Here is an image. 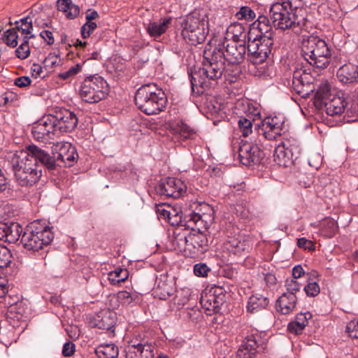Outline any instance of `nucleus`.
I'll return each instance as SVG.
<instances>
[{
    "label": "nucleus",
    "instance_id": "obj_1",
    "mask_svg": "<svg viewBox=\"0 0 358 358\" xmlns=\"http://www.w3.org/2000/svg\"><path fill=\"white\" fill-rule=\"evenodd\" d=\"M224 71L229 75H233L223 60V50L215 46L206 45L203 50V66L194 67L189 72L192 91L202 94L215 86Z\"/></svg>",
    "mask_w": 358,
    "mask_h": 358
},
{
    "label": "nucleus",
    "instance_id": "obj_2",
    "mask_svg": "<svg viewBox=\"0 0 358 358\" xmlns=\"http://www.w3.org/2000/svg\"><path fill=\"white\" fill-rule=\"evenodd\" d=\"M192 212L185 215V227L192 231L187 236H180L176 238L179 248L188 253L190 257H195L208 250V238L203 229H208L213 222L210 213Z\"/></svg>",
    "mask_w": 358,
    "mask_h": 358
},
{
    "label": "nucleus",
    "instance_id": "obj_3",
    "mask_svg": "<svg viewBox=\"0 0 358 358\" xmlns=\"http://www.w3.org/2000/svg\"><path fill=\"white\" fill-rule=\"evenodd\" d=\"M15 179L22 187H31L37 183L42 176L40 165H36L35 159L29 157L24 150L17 151L11 159Z\"/></svg>",
    "mask_w": 358,
    "mask_h": 358
},
{
    "label": "nucleus",
    "instance_id": "obj_4",
    "mask_svg": "<svg viewBox=\"0 0 358 358\" xmlns=\"http://www.w3.org/2000/svg\"><path fill=\"white\" fill-rule=\"evenodd\" d=\"M301 8H293L289 1L275 3L270 8V17L276 29L298 31L301 29L306 23L305 17L299 15Z\"/></svg>",
    "mask_w": 358,
    "mask_h": 358
},
{
    "label": "nucleus",
    "instance_id": "obj_5",
    "mask_svg": "<svg viewBox=\"0 0 358 358\" xmlns=\"http://www.w3.org/2000/svg\"><path fill=\"white\" fill-rule=\"evenodd\" d=\"M135 103L146 115H156L163 111L167 104L165 93L155 84H146L136 92Z\"/></svg>",
    "mask_w": 358,
    "mask_h": 358
},
{
    "label": "nucleus",
    "instance_id": "obj_6",
    "mask_svg": "<svg viewBox=\"0 0 358 358\" xmlns=\"http://www.w3.org/2000/svg\"><path fill=\"white\" fill-rule=\"evenodd\" d=\"M301 55L310 65L324 69L329 64L331 51L325 41L318 36H310L302 42Z\"/></svg>",
    "mask_w": 358,
    "mask_h": 358
},
{
    "label": "nucleus",
    "instance_id": "obj_7",
    "mask_svg": "<svg viewBox=\"0 0 358 358\" xmlns=\"http://www.w3.org/2000/svg\"><path fill=\"white\" fill-rule=\"evenodd\" d=\"M51 228L40 220L30 223L23 232L20 243L28 250L38 251L53 240Z\"/></svg>",
    "mask_w": 358,
    "mask_h": 358
},
{
    "label": "nucleus",
    "instance_id": "obj_8",
    "mask_svg": "<svg viewBox=\"0 0 358 358\" xmlns=\"http://www.w3.org/2000/svg\"><path fill=\"white\" fill-rule=\"evenodd\" d=\"M207 21L198 12H193L187 17L182 34L192 45L202 43L208 34Z\"/></svg>",
    "mask_w": 358,
    "mask_h": 358
},
{
    "label": "nucleus",
    "instance_id": "obj_9",
    "mask_svg": "<svg viewBox=\"0 0 358 358\" xmlns=\"http://www.w3.org/2000/svg\"><path fill=\"white\" fill-rule=\"evenodd\" d=\"M108 91V85L103 78L90 76L83 82L80 96L87 103H97L107 96Z\"/></svg>",
    "mask_w": 358,
    "mask_h": 358
},
{
    "label": "nucleus",
    "instance_id": "obj_10",
    "mask_svg": "<svg viewBox=\"0 0 358 358\" xmlns=\"http://www.w3.org/2000/svg\"><path fill=\"white\" fill-rule=\"evenodd\" d=\"M270 35L258 36L252 39L251 34H249L248 41V55L255 64H262L266 61L271 53L273 39Z\"/></svg>",
    "mask_w": 358,
    "mask_h": 358
},
{
    "label": "nucleus",
    "instance_id": "obj_11",
    "mask_svg": "<svg viewBox=\"0 0 358 358\" xmlns=\"http://www.w3.org/2000/svg\"><path fill=\"white\" fill-rule=\"evenodd\" d=\"M232 141L234 148H237L240 162L245 166L259 164L264 157V152L257 144L248 140V136Z\"/></svg>",
    "mask_w": 358,
    "mask_h": 358
},
{
    "label": "nucleus",
    "instance_id": "obj_12",
    "mask_svg": "<svg viewBox=\"0 0 358 358\" xmlns=\"http://www.w3.org/2000/svg\"><path fill=\"white\" fill-rule=\"evenodd\" d=\"M246 53L245 43L243 41H231L225 45L223 52V60L227 62V66H232L231 73L236 76L240 73L238 65L243 62Z\"/></svg>",
    "mask_w": 358,
    "mask_h": 358
},
{
    "label": "nucleus",
    "instance_id": "obj_13",
    "mask_svg": "<svg viewBox=\"0 0 358 358\" xmlns=\"http://www.w3.org/2000/svg\"><path fill=\"white\" fill-rule=\"evenodd\" d=\"M155 191L159 195L177 199L185 193L186 185L180 179L168 177L161 179Z\"/></svg>",
    "mask_w": 358,
    "mask_h": 358
},
{
    "label": "nucleus",
    "instance_id": "obj_14",
    "mask_svg": "<svg viewBox=\"0 0 358 358\" xmlns=\"http://www.w3.org/2000/svg\"><path fill=\"white\" fill-rule=\"evenodd\" d=\"M52 148L59 166H72L78 157L76 148L70 143L57 142L53 144Z\"/></svg>",
    "mask_w": 358,
    "mask_h": 358
},
{
    "label": "nucleus",
    "instance_id": "obj_15",
    "mask_svg": "<svg viewBox=\"0 0 358 358\" xmlns=\"http://www.w3.org/2000/svg\"><path fill=\"white\" fill-rule=\"evenodd\" d=\"M287 138L281 141L279 144L275 145V152L273 154L274 162L280 166L287 167L292 164V151L298 148L297 142L295 139L291 141Z\"/></svg>",
    "mask_w": 358,
    "mask_h": 358
},
{
    "label": "nucleus",
    "instance_id": "obj_16",
    "mask_svg": "<svg viewBox=\"0 0 358 358\" xmlns=\"http://www.w3.org/2000/svg\"><path fill=\"white\" fill-rule=\"evenodd\" d=\"M55 128H58L59 133H69L76 127L78 119L76 116L67 109H60L55 111L51 116Z\"/></svg>",
    "mask_w": 358,
    "mask_h": 358
},
{
    "label": "nucleus",
    "instance_id": "obj_17",
    "mask_svg": "<svg viewBox=\"0 0 358 358\" xmlns=\"http://www.w3.org/2000/svg\"><path fill=\"white\" fill-rule=\"evenodd\" d=\"M26 151L29 153V157L35 159L36 165H40L41 168L43 166L47 169L52 171L55 170L58 166L55 153L52 150V155H50L46 151L32 145H29Z\"/></svg>",
    "mask_w": 358,
    "mask_h": 358
},
{
    "label": "nucleus",
    "instance_id": "obj_18",
    "mask_svg": "<svg viewBox=\"0 0 358 358\" xmlns=\"http://www.w3.org/2000/svg\"><path fill=\"white\" fill-rule=\"evenodd\" d=\"M310 76L302 69H296L293 73L292 89L299 95L304 97L309 94L310 89Z\"/></svg>",
    "mask_w": 358,
    "mask_h": 358
},
{
    "label": "nucleus",
    "instance_id": "obj_19",
    "mask_svg": "<svg viewBox=\"0 0 358 358\" xmlns=\"http://www.w3.org/2000/svg\"><path fill=\"white\" fill-rule=\"evenodd\" d=\"M256 131L259 134H267L270 132L274 134H282V131L286 132L284 131V121L277 116L266 117L264 120H261L259 124H256Z\"/></svg>",
    "mask_w": 358,
    "mask_h": 358
},
{
    "label": "nucleus",
    "instance_id": "obj_20",
    "mask_svg": "<svg viewBox=\"0 0 358 358\" xmlns=\"http://www.w3.org/2000/svg\"><path fill=\"white\" fill-rule=\"evenodd\" d=\"M125 358H153V347L145 343H136L131 341L125 350Z\"/></svg>",
    "mask_w": 358,
    "mask_h": 358
},
{
    "label": "nucleus",
    "instance_id": "obj_21",
    "mask_svg": "<svg viewBox=\"0 0 358 358\" xmlns=\"http://www.w3.org/2000/svg\"><path fill=\"white\" fill-rule=\"evenodd\" d=\"M224 248L230 254L236 256H243L248 252L250 245L248 241L241 240L240 236H229L224 243Z\"/></svg>",
    "mask_w": 358,
    "mask_h": 358
},
{
    "label": "nucleus",
    "instance_id": "obj_22",
    "mask_svg": "<svg viewBox=\"0 0 358 358\" xmlns=\"http://www.w3.org/2000/svg\"><path fill=\"white\" fill-rule=\"evenodd\" d=\"M155 297L165 300L175 292V287L172 281L168 280L167 277L161 276L156 280V285L153 289Z\"/></svg>",
    "mask_w": 358,
    "mask_h": 358
},
{
    "label": "nucleus",
    "instance_id": "obj_23",
    "mask_svg": "<svg viewBox=\"0 0 358 358\" xmlns=\"http://www.w3.org/2000/svg\"><path fill=\"white\" fill-rule=\"evenodd\" d=\"M259 344L254 336L246 338L238 350L236 355L238 358H252L258 352Z\"/></svg>",
    "mask_w": 358,
    "mask_h": 358
},
{
    "label": "nucleus",
    "instance_id": "obj_24",
    "mask_svg": "<svg viewBox=\"0 0 358 358\" xmlns=\"http://www.w3.org/2000/svg\"><path fill=\"white\" fill-rule=\"evenodd\" d=\"M116 315L114 312L103 310L96 315L92 325L101 329L110 330L115 324Z\"/></svg>",
    "mask_w": 358,
    "mask_h": 358
},
{
    "label": "nucleus",
    "instance_id": "obj_25",
    "mask_svg": "<svg viewBox=\"0 0 358 358\" xmlns=\"http://www.w3.org/2000/svg\"><path fill=\"white\" fill-rule=\"evenodd\" d=\"M322 106L329 115L334 116L343 113L346 107V101L343 96L334 94Z\"/></svg>",
    "mask_w": 358,
    "mask_h": 358
},
{
    "label": "nucleus",
    "instance_id": "obj_26",
    "mask_svg": "<svg viewBox=\"0 0 358 358\" xmlns=\"http://www.w3.org/2000/svg\"><path fill=\"white\" fill-rule=\"evenodd\" d=\"M296 296L292 293H283L276 301L277 310L287 315L292 312L296 305Z\"/></svg>",
    "mask_w": 358,
    "mask_h": 358
},
{
    "label": "nucleus",
    "instance_id": "obj_27",
    "mask_svg": "<svg viewBox=\"0 0 358 358\" xmlns=\"http://www.w3.org/2000/svg\"><path fill=\"white\" fill-rule=\"evenodd\" d=\"M337 77L344 84L358 83V71L352 64H344L338 69Z\"/></svg>",
    "mask_w": 358,
    "mask_h": 358
},
{
    "label": "nucleus",
    "instance_id": "obj_28",
    "mask_svg": "<svg viewBox=\"0 0 358 358\" xmlns=\"http://www.w3.org/2000/svg\"><path fill=\"white\" fill-rule=\"evenodd\" d=\"M268 303L269 300L267 297L259 294H253L248 299L247 310L251 313H255L265 309Z\"/></svg>",
    "mask_w": 358,
    "mask_h": 358
},
{
    "label": "nucleus",
    "instance_id": "obj_29",
    "mask_svg": "<svg viewBox=\"0 0 358 358\" xmlns=\"http://www.w3.org/2000/svg\"><path fill=\"white\" fill-rule=\"evenodd\" d=\"M338 231L337 222L333 218L327 217L320 224V234L325 238L334 236Z\"/></svg>",
    "mask_w": 358,
    "mask_h": 358
},
{
    "label": "nucleus",
    "instance_id": "obj_30",
    "mask_svg": "<svg viewBox=\"0 0 358 358\" xmlns=\"http://www.w3.org/2000/svg\"><path fill=\"white\" fill-rule=\"evenodd\" d=\"M165 127L173 134H181L182 133L192 134L196 132L193 127H191L182 120L169 122L166 124Z\"/></svg>",
    "mask_w": 358,
    "mask_h": 358
},
{
    "label": "nucleus",
    "instance_id": "obj_31",
    "mask_svg": "<svg viewBox=\"0 0 358 358\" xmlns=\"http://www.w3.org/2000/svg\"><path fill=\"white\" fill-rule=\"evenodd\" d=\"M57 8L59 11L65 13L69 19L76 17L80 13V8L73 4L71 0H58Z\"/></svg>",
    "mask_w": 358,
    "mask_h": 358
},
{
    "label": "nucleus",
    "instance_id": "obj_32",
    "mask_svg": "<svg viewBox=\"0 0 358 358\" xmlns=\"http://www.w3.org/2000/svg\"><path fill=\"white\" fill-rule=\"evenodd\" d=\"M6 241L14 243L21 239L22 228L17 222L6 223Z\"/></svg>",
    "mask_w": 358,
    "mask_h": 358
},
{
    "label": "nucleus",
    "instance_id": "obj_33",
    "mask_svg": "<svg viewBox=\"0 0 358 358\" xmlns=\"http://www.w3.org/2000/svg\"><path fill=\"white\" fill-rule=\"evenodd\" d=\"M46 127H54V122L50 117H48L45 120H41L39 123L33 127L31 134H55L57 133V130L54 129V130L46 129Z\"/></svg>",
    "mask_w": 358,
    "mask_h": 358
},
{
    "label": "nucleus",
    "instance_id": "obj_34",
    "mask_svg": "<svg viewBox=\"0 0 358 358\" xmlns=\"http://www.w3.org/2000/svg\"><path fill=\"white\" fill-rule=\"evenodd\" d=\"M245 118H248L254 124L255 130H257L256 124H259L262 120L261 110L258 106H255L252 103H248L244 108Z\"/></svg>",
    "mask_w": 358,
    "mask_h": 358
},
{
    "label": "nucleus",
    "instance_id": "obj_35",
    "mask_svg": "<svg viewBox=\"0 0 358 358\" xmlns=\"http://www.w3.org/2000/svg\"><path fill=\"white\" fill-rule=\"evenodd\" d=\"M310 277L308 279V283L304 287V291L308 296L315 297L320 292V287L317 282H313V280L319 277V274L317 271H313L310 273H308Z\"/></svg>",
    "mask_w": 358,
    "mask_h": 358
},
{
    "label": "nucleus",
    "instance_id": "obj_36",
    "mask_svg": "<svg viewBox=\"0 0 358 358\" xmlns=\"http://www.w3.org/2000/svg\"><path fill=\"white\" fill-rule=\"evenodd\" d=\"M170 22V20H164L160 23L157 22H150L146 28L148 33L151 37L157 38L164 34L167 27L168 24Z\"/></svg>",
    "mask_w": 358,
    "mask_h": 358
},
{
    "label": "nucleus",
    "instance_id": "obj_37",
    "mask_svg": "<svg viewBox=\"0 0 358 358\" xmlns=\"http://www.w3.org/2000/svg\"><path fill=\"white\" fill-rule=\"evenodd\" d=\"M96 353L101 358H117L119 351L115 344H106L98 347Z\"/></svg>",
    "mask_w": 358,
    "mask_h": 358
},
{
    "label": "nucleus",
    "instance_id": "obj_38",
    "mask_svg": "<svg viewBox=\"0 0 358 358\" xmlns=\"http://www.w3.org/2000/svg\"><path fill=\"white\" fill-rule=\"evenodd\" d=\"M169 209L168 211V217L166 220L171 224V225H176V226H184L185 227V217H182V212L180 209H177L174 207H172L171 206H167V208Z\"/></svg>",
    "mask_w": 358,
    "mask_h": 358
},
{
    "label": "nucleus",
    "instance_id": "obj_39",
    "mask_svg": "<svg viewBox=\"0 0 358 358\" xmlns=\"http://www.w3.org/2000/svg\"><path fill=\"white\" fill-rule=\"evenodd\" d=\"M334 95V94L331 92L330 85L328 83H323L319 86L315 94V98L317 101H320V104L322 106Z\"/></svg>",
    "mask_w": 358,
    "mask_h": 358
},
{
    "label": "nucleus",
    "instance_id": "obj_40",
    "mask_svg": "<svg viewBox=\"0 0 358 358\" xmlns=\"http://www.w3.org/2000/svg\"><path fill=\"white\" fill-rule=\"evenodd\" d=\"M129 276L127 269L117 268L108 273V280L112 285L119 284L125 281Z\"/></svg>",
    "mask_w": 358,
    "mask_h": 358
},
{
    "label": "nucleus",
    "instance_id": "obj_41",
    "mask_svg": "<svg viewBox=\"0 0 358 358\" xmlns=\"http://www.w3.org/2000/svg\"><path fill=\"white\" fill-rule=\"evenodd\" d=\"M257 22V29L260 33L259 36H266L268 34L270 35V37H273L272 27L268 17L264 15H261L258 17Z\"/></svg>",
    "mask_w": 358,
    "mask_h": 358
},
{
    "label": "nucleus",
    "instance_id": "obj_42",
    "mask_svg": "<svg viewBox=\"0 0 358 358\" xmlns=\"http://www.w3.org/2000/svg\"><path fill=\"white\" fill-rule=\"evenodd\" d=\"M3 41L8 46L15 48L17 45V38L16 28L8 29L4 32Z\"/></svg>",
    "mask_w": 358,
    "mask_h": 358
},
{
    "label": "nucleus",
    "instance_id": "obj_43",
    "mask_svg": "<svg viewBox=\"0 0 358 358\" xmlns=\"http://www.w3.org/2000/svg\"><path fill=\"white\" fill-rule=\"evenodd\" d=\"M12 254L5 245L0 244V268L9 266L11 263Z\"/></svg>",
    "mask_w": 358,
    "mask_h": 358
},
{
    "label": "nucleus",
    "instance_id": "obj_44",
    "mask_svg": "<svg viewBox=\"0 0 358 358\" xmlns=\"http://www.w3.org/2000/svg\"><path fill=\"white\" fill-rule=\"evenodd\" d=\"M238 126L242 134H250L252 132L254 124L248 118L240 116L238 120Z\"/></svg>",
    "mask_w": 358,
    "mask_h": 358
},
{
    "label": "nucleus",
    "instance_id": "obj_45",
    "mask_svg": "<svg viewBox=\"0 0 358 358\" xmlns=\"http://www.w3.org/2000/svg\"><path fill=\"white\" fill-rule=\"evenodd\" d=\"M16 56L21 59L27 58L30 55L28 36H25L23 43L15 50Z\"/></svg>",
    "mask_w": 358,
    "mask_h": 358
},
{
    "label": "nucleus",
    "instance_id": "obj_46",
    "mask_svg": "<svg viewBox=\"0 0 358 358\" xmlns=\"http://www.w3.org/2000/svg\"><path fill=\"white\" fill-rule=\"evenodd\" d=\"M255 16V12L248 6H242L236 14L238 20H252Z\"/></svg>",
    "mask_w": 358,
    "mask_h": 358
},
{
    "label": "nucleus",
    "instance_id": "obj_47",
    "mask_svg": "<svg viewBox=\"0 0 358 358\" xmlns=\"http://www.w3.org/2000/svg\"><path fill=\"white\" fill-rule=\"evenodd\" d=\"M210 271V268L205 263H198L194 266V273L196 276L206 277Z\"/></svg>",
    "mask_w": 358,
    "mask_h": 358
},
{
    "label": "nucleus",
    "instance_id": "obj_48",
    "mask_svg": "<svg viewBox=\"0 0 358 358\" xmlns=\"http://www.w3.org/2000/svg\"><path fill=\"white\" fill-rule=\"evenodd\" d=\"M287 292L285 293H292L296 295V293L300 290V284L294 279H287L285 285Z\"/></svg>",
    "mask_w": 358,
    "mask_h": 358
},
{
    "label": "nucleus",
    "instance_id": "obj_49",
    "mask_svg": "<svg viewBox=\"0 0 358 358\" xmlns=\"http://www.w3.org/2000/svg\"><path fill=\"white\" fill-rule=\"evenodd\" d=\"M346 332L351 338H358V320H352L347 324Z\"/></svg>",
    "mask_w": 358,
    "mask_h": 358
},
{
    "label": "nucleus",
    "instance_id": "obj_50",
    "mask_svg": "<svg viewBox=\"0 0 358 358\" xmlns=\"http://www.w3.org/2000/svg\"><path fill=\"white\" fill-rule=\"evenodd\" d=\"M117 299L124 305H129L134 300L131 294L125 290L119 292L117 295Z\"/></svg>",
    "mask_w": 358,
    "mask_h": 358
},
{
    "label": "nucleus",
    "instance_id": "obj_51",
    "mask_svg": "<svg viewBox=\"0 0 358 358\" xmlns=\"http://www.w3.org/2000/svg\"><path fill=\"white\" fill-rule=\"evenodd\" d=\"M96 27L97 25L95 22L92 21H87L81 28L82 36L84 38L90 36V33L93 31L96 28Z\"/></svg>",
    "mask_w": 358,
    "mask_h": 358
},
{
    "label": "nucleus",
    "instance_id": "obj_52",
    "mask_svg": "<svg viewBox=\"0 0 358 358\" xmlns=\"http://www.w3.org/2000/svg\"><path fill=\"white\" fill-rule=\"evenodd\" d=\"M297 245L300 248H303L309 251H313L315 250L314 243L310 240L306 239V238H299L297 240Z\"/></svg>",
    "mask_w": 358,
    "mask_h": 358
},
{
    "label": "nucleus",
    "instance_id": "obj_53",
    "mask_svg": "<svg viewBox=\"0 0 358 358\" xmlns=\"http://www.w3.org/2000/svg\"><path fill=\"white\" fill-rule=\"evenodd\" d=\"M312 317V314L310 312L301 313L296 315L295 320L297 321L301 326L306 327L308 323V320Z\"/></svg>",
    "mask_w": 358,
    "mask_h": 358
},
{
    "label": "nucleus",
    "instance_id": "obj_54",
    "mask_svg": "<svg viewBox=\"0 0 358 358\" xmlns=\"http://www.w3.org/2000/svg\"><path fill=\"white\" fill-rule=\"evenodd\" d=\"M14 24L16 25V29L21 31L23 34H26L27 36L31 34V30L33 29L32 22L24 23V25H19V21H16Z\"/></svg>",
    "mask_w": 358,
    "mask_h": 358
},
{
    "label": "nucleus",
    "instance_id": "obj_55",
    "mask_svg": "<svg viewBox=\"0 0 358 358\" xmlns=\"http://www.w3.org/2000/svg\"><path fill=\"white\" fill-rule=\"evenodd\" d=\"M304 328L296 320L289 322L287 327L289 331L295 334H301Z\"/></svg>",
    "mask_w": 358,
    "mask_h": 358
},
{
    "label": "nucleus",
    "instance_id": "obj_56",
    "mask_svg": "<svg viewBox=\"0 0 358 358\" xmlns=\"http://www.w3.org/2000/svg\"><path fill=\"white\" fill-rule=\"evenodd\" d=\"M75 345L71 341L64 343L62 349V355L64 357H71L75 352Z\"/></svg>",
    "mask_w": 358,
    "mask_h": 358
},
{
    "label": "nucleus",
    "instance_id": "obj_57",
    "mask_svg": "<svg viewBox=\"0 0 358 358\" xmlns=\"http://www.w3.org/2000/svg\"><path fill=\"white\" fill-rule=\"evenodd\" d=\"M31 80L27 76H22L15 80V85L19 87H25L31 85Z\"/></svg>",
    "mask_w": 358,
    "mask_h": 358
},
{
    "label": "nucleus",
    "instance_id": "obj_58",
    "mask_svg": "<svg viewBox=\"0 0 358 358\" xmlns=\"http://www.w3.org/2000/svg\"><path fill=\"white\" fill-rule=\"evenodd\" d=\"M40 36L48 44L52 45L55 42L52 32L49 30H44L40 33Z\"/></svg>",
    "mask_w": 358,
    "mask_h": 358
},
{
    "label": "nucleus",
    "instance_id": "obj_59",
    "mask_svg": "<svg viewBox=\"0 0 358 358\" xmlns=\"http://www.w3.org/2000/svg\"><path fill=\"white\" fill-rule=\"evenodd\" d=\"M78 70L76 67H71L68 71L59 74V77L63 80H68L78 73Z\"/></svg>",
    "mask_w": 358,
    "mask_h": 358
},
{
    "label": "nucleus",
    "instance_id": "obj_60",
    "mask_svg": "<svg viewBox=\"0 0 358 358\" xmlns=\"http://www.w3.org/2000/svg\"><path fill=\"white\" fill-rule=\"evenodd\" d=\"M305 274L304 270L301 265L295 266L292 269V279H297L301 278L302 275Z\"/></svg>",
    "mask_w": 358,
    "mask_h": 358
},
{
    "label": "nucleus",
    "instance_id": "obj_61",
    "mask_svg": "<svg viewBox=\"0 0 358 358\" xmlns=\"http://www.w3.org/2000/svg\"><path fill=\"white\" fill-rule=\"evenodd\" d=\"M32 76L35 78L41 76L43 72V68L40 64H34L31 68Z\"/></svg>",
    "mask_w": 358,
    "mask_h": 358
},
{
    "label": "nucleus",
    "instance_id": "obj_62",
    "mask_svg": "<svg viewBox=\"0 0 358 358\" xmlns=\"http://www.w3.org/2000/svg\"><path fill=\"white\" fill-rule=\"evenodd\" d=\"M167 206L161 205L157 206V212L159 214V216H160L162 218H164L165 220L167 219L168 217V211L169 209L166 208Z\"/></svg>",
    "mask_w": 358,
    "mask_h": 358
},
{
    "label": "nucleus",
    "instance_id": "obj_63",
    "mask_svg": "<svg viewBox=\"0 0 358 358\" xmlns=\"http://www.w3.org/2000/svg\"><path fill=\"white\" fill-rule=\"evenodd\" d=\"M6 280L3 278H0V298L3 297L8 292Z\"/></svg>",
    "mask_w": 358,
    "mask_h": 358
},
{
    "label": "nucleus",
    "instance_id": "obj_64",
    "mask_svg": "<svg viewBox=\"0 0 358 358\" xmlns=\"http://www.w3.org/2000/svg\"><path fill=\"white\" fill-rule=\"evenodd\" d=\"M34 24L36 27H40V28H43V27L49 26V22L45 21L43 19H42L41 17H39L36 18V20L34 21Z\"/></svg>",
    "mask_w": 358,
    "mask_h": 358
}]
</instances>
